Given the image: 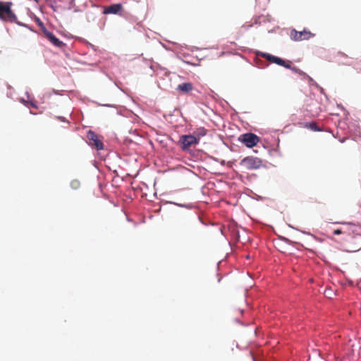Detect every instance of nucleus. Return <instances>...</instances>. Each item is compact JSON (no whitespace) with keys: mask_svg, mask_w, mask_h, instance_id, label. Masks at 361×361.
<instances>
[{"mask_svg":"<svg viewBox=\"0 0 361 361\" xmlns=\"http://www.w3.org/2000/svg\"><path fill=\"white\" fill-rule=\"evenodd\" d=\"M11 2L0 1V18L11 22L16 21V16L11 10Z\"/></svg>","mask_w":361,"mask_h":361,"instance_id":"obj_1","label":"nucleus"},{"mask_svg":"<svg viewBox=\"0 0 361 361\" xmlns=\"http://www.w3.org/2000/svg\"><path fill=\"white\" fill-rule=\"evenodd\" d=\"M198 143V137H195L192 135H182L177 142L183 151H188Z\"/></svg>","mask_w":361,"mask_h":361,"instance_id":"obj_2","label":"nucleus"},{"mask_svg":"<svg viewBox=\"0 0 361 361\" xmlns=\"http://www.w3.org/2000/svg\"><path fill=\"white\" fill-rule=\"evenodd\" d=\"M262 56L267 59V61L271 62V63H276L279 66H283L286 68H288V69H291L292 71L296 72V73H299L300 72L298 69H297L295 67H292L290 63L286 62L283 59L279 58V57H277V56H273L271 54H267V53H263L262 54Z\"/></svg>","mask_w":361,"mask_h":361,"instance_id":"obj_3","label":"nucleus"},{"mask_svg":"<svg viewBox=\"0 0 361 361\" xmlns=\"http://www.w3.org/2000/svg\"><path fill=\"white\" fill-rule=\"evenodd\" d=\"M238 140L243 143L246 147L252 148L256 146L259 142V137L254 133H249L241 135Z\"/></svg>","mask_w":361,"mask_h":361,"instance_id":"obj_4","label":"nucleus"},{"mask_svg":"<svg viewBox=\"0 0 361 361\" xmlns=\"http://www.w3.org/2000/svg\"><path fill=\"white\" fill-rule=\"evenodd\" d=\"M240 165L247 170H253L260 166L261 161L257 158L247 157L241 161Z\"/></svg>","mask_w":361,"mask_h":361,"instance_id":"obj_5","label":"nucleus"},{"mask_svg":"<svg viewBox=\"0 0 361 361\" xmlns=\"http://www.w3.org/2000/svg\"><path fill=\"white\" fill-rule=\"evenodd\" d=\"M314 37V34L307 30L300 32L293 30L290 32V38L294 41L307 40Z\"/></svg>","mask_w":361,"mask_h":361,"instance_id":"obj_6","label":"nucleus"},{"mask_svg":"<svg viewBox=\"0 0 361 361\" xmlns=\"http://www.w3.org/2000/svg\"><path fill=\"white\" fill-rule=\"evenodd\" d=\"M87 139L89 145L94 147L97 150H102L104 148L102 141L100 140L98 135L92 130H89L87 133Z\"/></svg>","mask_w":361,"mask_h":361,"instance_id":"obj_7","label":"nucleus"},{"mask_svg":"<svg viewBox=\"0 0 361 361\" xmlns=\"http://www.w3.org/2000/svg\"><path fill=\"white\" fill-rule=\"evenodd\" d=\"M44 34L47 39L55 47L61 48L64 45L63 42L58 39L52 32L44 30Z\"/></svg>","mask_w":361,"mask_h":361,"instance_id":"obj_8","label":"nucleus"},{"mask_svg":"<svg viewBox=\"0 0 361 361\" xmlns=\"http://www.w3.org/2000/svg\"><path fill=\"white\" fill-rule=\"evenodd\" d=\"M123 10V6L121 4H115L106 6L104 8V13L105 14H118Z\"/></svg>","mask_w":361,"mask_h":361,"instance_id":"obj_9","label":"nucleus"},{"mask_svg":"<svg viewBox=\"0 0 361 361\" xmlns=\"http://www.w3.org/2000/svg\"><path fill=\"white\" fill-rule=\"evenodd\" d=\"M193 86L190 82H184L177 86L176 90L179 92L188 93L192 90Z\"/></svg>","mask_w":361,"mask_h":361,"instance_id":"obj_10","label":"nucleus"},{"mask_svg":"<svg viewBox=\"0 0 361 361\" xmlns=\"http://www.w3.org/2000/svg\"><path fill=\"white\" fill-rule=\"evenodd\" d=\"M206 134H207V130L204 128H200L193 132L192 135L195 136V137H198V142H199L200 138L204 137Z\"/></svg>","mask_w":361,"mask_h":361,"instance_id":"obj_11","label":"nucleus"},{"mask_svg":"<svg viewBox=\"0 0 361 361\" xmlns=\"http://www.w3.org/2000/svg\"><path fill=\"white\" fill-rule=\"evenodd\" d=\"M304 127L309 128L313 131H320V128L317 126L315 122L305 123Z\"/></svg>","mask_w":361,"mask_h":361,"instance_id":"obj_12","label":"nucleus"},{"mask_svg":"<svg viewBox=\"0 0 361 361\" xmlns=\"http://www.w3.org/2000/svg\"><path fill=\"white\" fill-rule=\"evenodd\" d=\"M80 183L78 180H73L71 182V187L73 189V190H77L80 188Z\"/></svg>","mask_w":361,"mask_h":361,"instance_id":"obj_13","label":"nucleus"},{"mask_svg":"<svg viewBox=\"0 0 361 361\" xmlns=\"http://www.w3.org/2000/svg\"><path fill=\"white\" fill-rule=\"evenodd\" d=\"M333 233L335 235H340V234L343 233V232L341 229H336V230L334 231Z\"/></svg>","mask_w":361,"mask_h":361,"instance_id":"obj_14","label":"nucleus"}]
</instances>
